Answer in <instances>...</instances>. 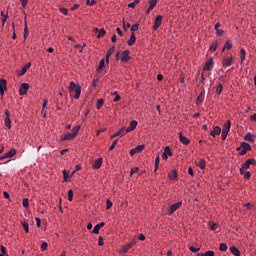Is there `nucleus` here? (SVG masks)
I'll use <instances>...</instances> for the list:
<instances>
[{
  "label": "nucleus",
  "instance_id": "obj_24",
  "mask_svg": "<svg viewBox=\"0 0 256 256\" xmlns=\"http://www.w3.org/2000/svg\"><path fill=\"white\" fill-rule=\"evenodd\" d=\"M230 251L232 255L241 256V251H239V249L235 246L230 247Z\"/></svg>",
  "mask_w": 256,
  "mask_h": 256
},
{
  "label": "nucleus",
  "instance_id": "obj_44",
  "mask_svg": "<svg viewBox=\"0 0 256 256\" xmlns=\"http://www.w3.org/2000/svg\"><path fill=\"white\" fill-rule=\"evenodd\" d=\"M219 249H220L221 251H227V249H228L227 244L221 243V244L219 245Z\"/></svg>",
  "mask_w": 256,
  "mask_h": 256
},
{
  "label": "nucleus",
  "instance_id": "obj_15",
  "mask_svg": "<svg viewBox=\"0 0 256 256\" xmlns=\"http://www.w3.org/2000/svg\"><path fill=\"white\" fill-rule=\"evenodd\" d=\"M137 125H138L137 121L132 120L130 122V126L126 129V133H131V131H135V129H137Z\"/></svg>",
  "mask_w": 256,
  "mask_h": 256
},
{
  "label": "nucleus",
  "instance_id": "obj_43",
  "mask_svg": "<svg viewBox=\"0 0 256 256\" xmlns=\"http://www.w3.org/2000/svg\"><path fill=\"white\" fill-rule=\"evenodd\" d=\"M138 29H139V24H133L132 26H131V31H132V33H135V31H138Z\"/></svg>",
  "mask_w": 256,
  "mask_h": 256
},
{
  "label": "nucleus",
  "instance_id": "obj_33",
  "mask_svg": "<svg viewBox=\"0 0 256 256\" xmlns=\"http://www.w3.org/2000/svg\"><path fill=\"white\" fill-rule=\"evenodd\" d=\"M196 165L201 169H205L206 167L205 159L200 160L198 163H196Z\"/></svg>",
  "mask_w": 256,
  "mask_h": 256
},
{
  "label": "nucleus",
  "instance_id": "obj_54",
  "mask_svg": "<svg viewBox=\"0 0 256 256\" xmlns=\"http://www.w3.org/2000/svg\"><path fill=\"white\" fill-rule=\"evenodd\" d=\"M103 67H105V60H101L99 62V66H98L99 71H101V69H103Z\"/></svg>",
  "mask_w": 256,
  "mask_h": 256
},
{
  "label": "nucleus",
  "instance_id": "obj_49",
  "mask_svg": "<svg viewBox=\"0 0 256 256\" xmlns=\"http://www.w3.org/2000/svg\"><path fill=\"white\" fill-rule=\"evenodd\" d=\"M241 175H243L244 179H251V172L244 171V174H241Z\"/></svg>",
  "mask_w": 256,
  "mask_h": 256
},
{
  "label": "nucleus",
  "instance_id": "obj_48",
  "mask_svg": "<svg viewBox=\"0 0 256 256\" xmlns=\"http://www.w3.org/2000/svg\"><path fill=\"white\" fill-rule=\"evenodd\" d=\"M111 207H113V202H111V200H106V209H111Z\"/></svg>",
  "mask_w": 256,
  "mask_h": 256
},
{
  "label": "nucleus",
  "instance_id": "obj_53",
  "mask_svg": "<svg viewBox=\"0 0 256 256\" xmlns=\"http://www.w3.org/2000/svg\"><path fill=\"white\" fill-rule=\"evenodd\" d=\"M68 201H73V190L68 191Z\"/></svg>",
  "mask_w": 256,
  "mask_h": 256
},
{
  "label": "nucleus",
  "instance_id": "obj_9",
  "mask_svg": "<svg viewBox=\"0 0 256 256\" xmlns=\"http://www.w3.org/2000/svg\"><path fill=\"white\" fill-rule=\"evenodd\" d=\"M27 91H29V84L28 83H22L19 88L20 95H27Z\"/></svg>",
  "mask_w": 256,
  "mask_h": 256
},
{
  "label": "nucleus",
  "instance_id": "obj_51",
  "mask_svg": "<svg viewBox=\"0 0 256 256\" xmlns=\"http://www.w3.org/2000/svg\"><path fill=\"white\" fill-rule=\"evenodd\" d=\"M117 141L118 140H114L113 143L111 144V146L109 147V151H113V149H115V147L117 146Z\"/></svg>",
  "mask_w": 256,
  "mask_h": 256
},
{
  "label": "nucleus",
  "instance_id": "obj_36",
  "mask_svg": "<svg viewBox=\"0 0 256 256\" xmlns=\"http://www.w3.org/2000/svg\"><path fill=\"white\" fill-rule=\"evenodd\" d=\"M217 47H218L217 41L213 42L210 46V51L212 52L217 51Z\"/></svg>",
  "mask_w": 256,
  "mask_h": 256
},
{
  "label": "nucleus",
  "instance_id": "obj_56",
  "mask_svg": "<svg viewBox=\"0 0 256 256\" xmlns=\"http://www.w3.org/2000/svg\"><path fill=\"white\" fill-rule=\"evenodd\" d=\"M95 0H87L86 1V5H89L90 7H93V5H95Z\"/></svg>",
  "mask_w": 256,
  "mask_h": 256
},
{
  "label": "nucleus",
  "instance_id": "obj_50",
  "mask_svg": "<svg viewBox=\"0 0 256 256\" xmlns=\"http://www.w3.org/2000/svg\"><path fill=\"white\" fill-rule=\"evenodd\" d=\"M47 247H49V245L47 244V242H43V243L41 244V250H42V251H47Z\"/></svg>",
  "mask_w": 256,
  "mask_h": 256
},
{
  "label": "nucleus",
  "instance_id": "obj_61",
  "mask_svg": "<svg viewBox=\"0 0 256 256\" xmlns=\"http://www.w3.org/2000/svg\"><path fill=\"white\" fill-rule=\"evenodd\" d=\"M129 246V248L131 249V247H135V245H137V242L135 240H132L129 244H127Z\"/></svg>",
  "mask_w": 256,
  "mask_h": 256
},
{
  "label": "nucleus",
  "instance_id": "obj_26",
  "mask_svg": "<svg viewBox=\"0 0 256 256\" xmlns=\"http://www.w3.org/2000/svg\"><path fill=\"white\" fill-rule=\"evenodd\" d=\"M157 5V0H150V6L147 10V14H149L153 9H155V6Z\"/></svg>",
  "mask_w": 256,
  "mask_h": 256
},
{
  "label": "nucleus",
  "instance_id": "obj_28",
  "mask_svg": "<svg viewBox=\"0 0 256 256\" xmlns=\"http://www.w3.org/2000/svg\"><path fill=\"white\" fill-rule=\"evenodd\" d=\"M219 27H221V24L216 23L215 26H214V29H215L217 35L221 36V35H223V30L219 29Z\"/></svg>",
  "mask_w": 256,
  "mask_h": 256
},
{
  "label": "nucleus",
  "instance_id": "obj_57",
  "mask_svg": "<svg viewBox=\"0 0 256 256\" xmlns=\"http://www.w3.org/2000/svg\"><path fill=\"white\" fill-rule=\"evenodd\" d=\"M98 245L100 247H103V245H105V243L103 242V237H101V236L98 238Z\"/></svg>",
  "mask_w": 256,
  "mask_h": 256
},
{
  "label": "nucleus",
  "instance_id": "obj_16",
  "mask_svg": "<svg viewBox=\"0 0 256 256\" xmlns=\"http://www.w3.org/2000/svg\"><path fill=\"white\" fill-rule=\"evenodd\" d=\"M179 139L182 145H189L191 143V141L187 137L183 136L182 132L179 133Z\"/></svg>",
  "mask_w": 256,
  "mask_h": 256
},
{
  "label": "nucleus",
  "instance_id": "obj_10",
  "mask_svg": "<svg viewBox=\"0 0 256 256\" xmlns=\"http://www.w3.org/2000/svg\"><path fill=\"white\" fill-rule=\"evenodd\" d=\"M4 123L7 127V129H11V118H10V115H9V110H5Z\"/></svg>",
  "mask_w": 256,
  "mask_h": 256
},
{
  "label": "nucleus",
  "instance_id": "obj_1",
  "mask_svg": "<svg viewBox=\"0 0 256 256\" xmlns=\"http://www.w3.org/2000/svg\"><path fill=\"white\" fill-rule=\"evenodd\" d=\"M68 91L71 97H74V99H79V97H81V86L74 81L70 82Z\"/></svg>",
  "mask_w": 256,
  "mask_h": 256
},
{
  "label": "nucleus",
  "instance_id": "obj_22",
  "mask_svg": "<svg viewBox=\"0 0 256 256\" xmlns=\"http://www.w3.org/2000/svg\"><path fill=\"white\" fill-rule=\"evenodd\" d=\"M210 135H212V137H215V135H221V127H214L213 130L210 132Z\"/></svg>",
  "mask_w": 256,
  "mask_h": 256
},
{
  "label": "nucleus",
  "instance_id": "obj_34",
  "mask_svg": "<svg viewBox=\"0 0 256 256\" xmlns=\"http://www.w3.org/2000/svg\"><path fill=\"white\" fill-rule=\"evenodd\" d=\"M105 29H100L98 30V35H97V39H101V37H105Z\"/></svg>",
  "mask_w": 256,
  "mask_h": 256
},
{
  "label": "nucleus",
  "instance_id": "obj_47",
  "mask_svg": "<svg viewBox=\"0 0 256 256\" xmlns=\"http://www.w3.org/2000/svg\"><path fill=\"white\" fill-rule=\"evenodd\" d=\"M0 251H1V255H6L7 256V248H5V246L1 245Z\"/></svg>",
  "mask_w": 256,
  "mask_h": 256
},
{
  "label": "nucleus",
  "instance_id": "obj_40",
  "mask_svg": "<svg viewBox=\"0 0 256 256\" xmlns=\"http://www.w3.org/2000/svg\"><path fill=\"white\" fill-rule=\"evenodd\" d=\"M223 92V84H219L218 87L216 88V93L219 95L220 93Z\"/></svg>",
  "mask_w": 256,
  "mask_h": 256
},
{
  "label": "nucleus",
  "instance_id": "obj_21",
  "mask_svg": "<svg viewBox=\"0 0 256 256\" xmlns=\"http://www.w3.org/2000/svg\"><path fill=\"white\" fill-rule=\"evenodd\" d=\"M205 97V90H203L197 97L196 105H201L203 103V99Z\"/></svg>",
  "mask_w": 256,
  "mask_h": 256
},
{
  "label": "nucleus",
  "instance_id": "obj_29",
  "mask_svg": "<svg viewBox=\"0 0 256 256\" xmlns=\"http://www.w3.org/2000/svg\"><path fill=\"white\" fill-rule=\"evenodd\" d=\"M31 67V63H28V64H26L23 68H22V70H21V72H20V76L21 75H25V73H27V69H29Z\"/></svg>",
  "mask_w": 256,
  "mask_h": 256
},
{
  "label": "nucleus",
  "instance_id": "obj_45",
  "mask_svg": "<svg viewBox=\"0 0 256 256\" xmlns=\"http://www.w3.org/2000/svg\"><path fill=\"white\" fill-rule=\"evenodd\" d=\"M103 103H104V100L103 99H99L97 101V105H96L97 109H101V107H103Z\"/></svg>",
  "mask_w": 256,
  "mask_h": 256
},
{
  "label": "nucleus",
  "instance_id": "obj_41",
  "mask_svg": "<svg viewBox=\"0 0 256 256\" xmlns=\"http://www.w3.org/2000/svg\"><path fill=\"white\" fill-rule=\"evenodd\" d=\"M22 205L23 207H25L26 209L29 208V199L24 198L22 201Z\"/></svg>",
  "mask_w": 256,
  "mask_h": 256
},
{
  "label": "nucleus",
  "instance_id": "obj_32",
  "mask_svg": "<svg viewBox=\"0 0 256 256\" xmlns=\"http://www.w3.org/2000/svg\"><path fill=\"white\" fill-rule=\"evenodd\" d=\"M245 141H248V143H253V135L251 133H247L244 137Z\"/></svg>",
  "mask_w": 256,
  "mask_h": 256
},
{
  "label": "nucleus",
  "instance_id": "obj_27",
  "mask_svg": "<svg viewBox=\"0 0 256 256\" xmlns=\"http://www.w3.org/2000/svg\"><path fill=\"white\" fill-rule=\"evenodd\" d=\"M169 179H171V181H175V179H177L178 175H177V170H172L169 174H168Z\"/></svg>",
  "mask_w": 256,
  "mask_h": 256
},
{
  "label": "nucleus",
  "instance_id": "obj_3",
  "mask_svg": "<svg viewBox=\"0 0 256 256\" xmlns=\"http://www.w3.org/2000/svg\"><path fill=\"white\" fill-rule=\"evenodd\" d=\"M256 161L255 159H248L245 161V163L242 164V167L240 168V175L244 174V171H247L251 167V165H255Z\"/></svg>",
  "mask_w": 256,
  "mask_h": 256
},
{
  "label": "nucleus",
  "instance_id": "obj_59",
  "mask_svg": "<svg viewBox=\"0 0 256 256\" xmlns=\"http://www.w3.org/2000/svg\"><path fill=\"white\" fill-rule=\"evenodd\" d=\"M139 171V168H132L130 171V175L133 176L135 175V173H137Z\"/></svg>",
  "mask_w": 256,
  "mask_h": 256
},
{
  "label": "nucleus",
  "instance_id": "obj_35",
  "mask_svg": "<svg viewBox=\"0 0 256 256\" xmlns=\"http://www.w3.org/2000/svg\"><path fill=\"white\" fill-rule=\"evenodd\" d=\"M159 163H160V158H159V156H157L156 159H155L154 173H157V170L159 169Z\"/></svg>",
  "mask_w": 256,
  "mask_h": 256
},
{
  "label": "nucleus",
  "instance_id": "obj_60",
  "mask_svg": "<svg viewBox=\"0 0 256 256\" xmlns=\"http://www.w3.org/2000/svg\"><path fill=\"white\" fill-rule=\"evenodd\" d=\"M35 221H36L37 227H41V218L36 217V218H35Z\"/></svg>",
  "mask_w": 256,
  "mask_h": 256
},
{
  "label": "nucleus",
  "instance_id": "obj_18",
  "mask_svg": "<svg viewBox=\"0 0 256 256\" xmlns=\"http://www.w3.org/2000/svg\"><path fill=\"white\" fill-rule=\"evenodd\" d=\"M101 227H105V222H100L99 224H97L92 230V233H94L95 235H99Z\"/></svg>",
  "mask_w": 256,
  "mask_h": 256
},
{
  "label": "nucleus",
  "instance_id": "obj_58",
  "mask_svg": "<svg viewBox=\"0 0 256 256\" xmlns=\"http://www.w3.org/2000/svg\"><path fill=\"white\" fill-rule=\"evenodd\" d=\"M227 135H229V132H222V135H221L222 141H225V139H227Z\"/></svg>",
  "mask_w": 256,
  "mask_h": 256
},
{
  "label": "nucleus",
  "instance_id": "obj_7",
  "mask_svg": "<svg viewBox=\"0 0 256 256\" xmlns=\"http://www.w3.org/2000/svg\"><path fill=\"white\" fill-rule=\"evenodd\" d=\"M7 91V80L1 78L0 79V95L3 97L5 95V92Z\"/></svg>",
  "mask_w": 256,
  "mask_h": 256
},
{
  "label": "nucleus",
  "instance_id": "obj_14",
  "mask_svg": "<svg viewBox=\"0 0 256 256\" xmlns=\"http://www.w3.org/2000/svg\"><path fill=\"white\" fill-rule=\"evenodd\" d=\"M126 133H127V130L125 128H121L118 132H116L111 136V139H115V137H124Z\"/></svg>",
  "mask_w": 256,
  "mask_h": 256
},
{
  "label": "nucleus",
  "instance_id": "obj_23",
  "mask_svg": "<svg viewBox=\"0 0 256 256\" xmlns=\"http://www.w3.org/2000/svg\"><path fill=\"white\" fill-rule=\"evenodd\" d=\"M137 41V37H135V33H131L130 39L128 40V45L132 47V45H135V42Z\"/></svg>",
  "mask_w": 256,
  "mask_h": 256
},
{
  "label": "nucleus",
  "instance_id": "obj_20",
  "mask_svg": "<svg viewBox=\"0 0 256 256\" xmlns=\"http://www.w3.org/2000/svg\"><path fill=\"white\" fill-rule=\"evenodd\" d=\"M229 131H231V120H227L222 129L224 133H229Z\"/></svg>",
  "mask_w": 256,
  "mask_h": 256
},
{
  "label": "nucleus",
  "instance_id": "obj_2",
  "mask_svg": "<svg viewBox=\"0 0 256 256\" xmlns=\"http://www.w3.org/2000/svg\"><path fill=\"white\" fill-rule=\"evenodd\" d=\"M80 126H76L72 129V133H66L65 136L62 138V141H71L74 137H77V133H79Z\"/></svg>",
  "mask_w": 256,
  "mask_h": 256
},
{
  "label": "nucleus",
  "instance_id": "obj_4",
  "mask_svg": "<svg viewBox=\"0 0 256 256\" xmlns=\"http://www.w3.org/2000/svg\"><path fill=\"white\" fill-rule=\"evenodd\" d=\"M15 155H17V150L11 149L0 157V161H5V159H12V157H15Z\"/></svg>",
  "mask_w": 256,
  "mask_h": 256
},
{
  "label": "nucleus",
  "instance_id": "obj_17",
  "mask_svg": "<svg viewBox=\"0 0 256 256\" xmlns=\"http://www.w3.org/2000/svg\"><path fill=\"white\" fill-rule=\"evenodd\" d=\"M241 149H244V151H251V145H249V143L242 142L240 147H238L236 151H241Z\"/></svg>",
  "mask_w": 256,
  "mask_h": 256
},
{
  "label": "nucleus",
  "instance_id": "obj_5",
  "mask_svg": "<svg viewBox=\"0 0 256 256\" xmlns=\"http://www.w3.org/2000/svg\"><path fill=\"white\" fill-rule=\"evenodd\" d=\"M161 23H163V16L158 15L154 20L153 31H157L161 27Z\"/></svg>",
  "mask_w": 256,
  "mask_h": 256
},
{
  "label": "nucleus",
  "instance_id": "obj_12",
  "mask_svg": "<svg viewBox=\"0 0 256 256\" xmlns=\"http://www.w3.org/2000/svg\"><path fill=\"white\" fill-rule=\"evenodd\" d=\"M233 63V56H230L228 58H224L222 61V65L223 67H231Z\"/></svg>",
  "mask_w": 256,
  "mask_h": 256
},
{
  "label": "nucleus",
  "instance_id": "obj_31",
  "mask_svg": "<svg viewBox=\"0 0 256 256\" xmlns=\"http://www.w3.org/2000/svg\"><path fill=\"white\" fill-rule=\"evenodd\" d=\"M245 55H246L245 49L241 48V50H240L241 64H243V62L245 61Z\"/></svg>",
  "mask_w": 256,
  "mask_h": 256
},
{
  "label": "nucleus",
  "instance_id": "obj_6",
  "mask_svg": "<svg viewBox=\"0 0 256 256\" xmlns=\"http://www.w3.org/2000/svg\"><path fill=\"white\" fill-rule=\"evenodd\" d=\"M183 205V202L180 201V202H177L175 204H172L170 206V209L168 211V215H173L175 213V211H177V209H179L181 206Z\"/></svg>",
  "mask_w": 256,
  "mask_h": 256
},
{
  "label": "nucleus",
  "instance_id": "obj_64",
  "mask_svg": "<svg viewBox=\"0 0 256 256\" xmlns=\"http://www.w3.org/2000/svg\"><path fill=\"white\" fill-rule=\"evenodd\" d=\"M137 3H139L138 1H134L130 4H128V7H130L131 9H133L135 7V5H137Z\"/></svg>",
  "mask_w": 256,
  "mask_h": 256
},
{
  "label": "nucleus",
  "instance_id": "obj_8",
  "mask_svg": "<svg viewBox=\"0 0 256 256\" xmlns=\"http://www.w3.org/2000/svg\"><path fill=\"white\" fill-rule=\"evenodd\" d=\"M131 51L129 50H125L122 52L121 54V61H123L124 63H127V61H129L131 59Z\"/></svg>",
  "mask_w": 256,
  "mask_h": 256
},
{
  "label": "nucleus",
  "instance_id": "obj_63",
  "mask_svg": "<svg viewBox=\"0 0 256 256\" xmlns=\"http://www.w3.org/2000/svg\"><path fill=\"white\" fill-rule=\"evenodd\" d=\"M199 250H200V248H195V247H193V246L190 247V251H191L192 253H197Z\"/></svg>",
  "mask_w": 256,
  "mask_h": 256
},
{
  "label": "nucleus",
  "instance_id": "obj_25",
  "mask_svg": "<svg viewBox=\"0 0 256 256\" xmlns=\"http://www.w3.org/2000/svg\"><path fill=\"white\" fill-rule=\"evenodd\" d=\"M115 53V46L111 47L106 54V63H109V57Z\"/></svg>",
  "mask_w": 256,
  "mask_h": 256
},
{
  "label": "nucleus",
  "instance_id": "obj_30",
  "mask_svg": "<svg viewBox=\"0 0 256 256\" xmlns=\"http://www.w3.org/2000/svg\"><path fill=\"white\" fill-rule=\"evenodd\" d=\"M232 48H233V44L230 41H226L222 51H225V49L229 51V49H232Z\"/></svg>",
  "mask_w": 256,
  "mask_h": 256
},
{
  "label": "nucleus",
  "instance_id": "obj_11",
  "mask_svg": "<svg viewBox=\"0 0 256 256\" xmlns=\"http://www.w3.org/2000/svg\"><path fill=\"white\" fill-rule=\"evenodd\" d=\"M143 149H145V145H138V146H136L134 149H132L130 151L131 157H133V155H135L137 153H141V151H143Z\"/></svg>",
  "mask_w": 256,
  "mask_h": 256
},
{
  "label": "nucleus",
  "instance_id": "obj_62",
  "mask_svg": "<svg viewBox=\"0 0 256 256\" xmlns=\"http://www.w3.org/2000/svg\"><path fill=\"white\" fill-rule=\"evenodd\" d=\"M217 224H215V223H213V224H211L210 225V229L212 230V231H217Z\"/></svg>",
  "mask_w": 256,
  "mask_h": 256
},
{
  "label": "nucleus",
  "instance_id": "obj_38",
  "mask_svg": "<svg viewBox=\"0 0 256 256\" xmlns=\"http://www.w3.org/2000/svg\"><path fill=\"white\" fill-rule=\"evenodd\" d=\"M164 153L168 155V157H171V155H173V153L171 152V148H169V146L165 147Z\"/></svg>",
  "mask_w": 256,
  "mask_h": 256
},
{
  "label": "nucleus",
  "instance_id": "obj_42",
  "mask_svg": "<svg viewBox=\"0 0 256 256\" xmlns=\"http://www.w3.org/2000/svg\"><path fill=\"white\" fill-rule=\"evenodd\" d=\"M63 179L64 182L67 183V179H69V173L67 172V170H63Z\"/></svg>",
  "mask_w": 256,
  "mask_h": 256
},
{
  "label": "nucleus",
  "instance_id": "obj_52",
  "mask_svg": "<svg viewBox=\"0 0 256 256\" xmlns=\"http://www.w3.org/2000/svg\"><path fill=\"white\" fill-rule=\"evenodd\" d=\"M23 227H24V231H25L26 233H29V223L24 222V223H23Z\"/></svg>",
  "mask_w": 256,
  "mask_h": 256
},
{
  "label": "nucleus",
  "instance_id": "obj_37",
  "mask_svg": "<svg viewBox=\"0 0 256 256\" xmlns=\"http://www.w3.org/2000/svg\"><path fill=\"white\" fill-rule=\"evenodd\" d=\"M129 249H131L128 244L122 246V248L120 249V253H127L129 251Z\"/></svg>",
  "mask_w": 256,
  "mask_h": 256
},
{
  "label": "nucleus",
  "instance_id": "obj_19",
  "mask_svg": "<svg viewBox=\"0 0 256 256\" xmlns=\"http://www.w3.org/2000/svg\"><path fill=\"white\" fill-rule=\"evenodd\" d=\"M101 165H103V158H98L97 160H95L92 167L93 169H101Z\"/></svg>",
  "mask_w": 256,
  "mask_h": 256
},
{
  "label": "nucleus",
  "instance_id": "obj_55",
  "mask_svg": "<svg viewBox=\"0 0 256 256\" xmlns=\"http://www.w3.org/2000/svg\"><path fill=\"white\" fill-rule=\"evenodd\" d=\"M204 256H215V252L209 250L204 253Z\"/></svg>",
  "mask_w": 256,
  "mask_h": 256
},
{
  "label": "nucleus",
  "instance_id": "obj_39",
  "mask_svg": "<svg viewBox=\"0 0 256 256\" xmlns=\"http://www.w3.org/2000/svg\"><path fill=\"white\" fill-rule=\"evenodd\" d=\"M29 37V28L27 27V23H25L24 27V39H27Z\"/></svg>",
  "mask_w": 256,
  "mask_h": 256
},
{
  "label": "nucleus",
  "instance_id": "obj_46",
  "mask_svg": "<svg viewBox=\"0 0 256 256\" xmlns=\"http://www.w3.org/2000/svg\"><path fill=\"white\" fill-rule=\"evenodd\" d=\"M59 11L63 15H67L69 13V10H67V8H65V7H60Z\"/></svg>",
  "mask_w": 256,
  "mask_h": 256
},
{
  "label": "nucleus",
  "instance_id": "obj_13",
  "mask_svg": "<svg viewBox=\"0 0 256 256\" xmlns=\"http://www.w3.org/2000/svg\"><path fill=\"white\" fill-rule=\"evenodd\" d=\"M213 69V58L207 60L204 65V71H211Z\"/></svg>",
  "mask_w": 256,
  "mask_h": 256
}]
</instances>
